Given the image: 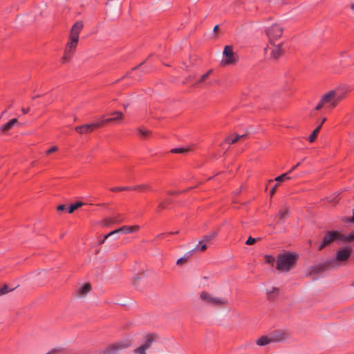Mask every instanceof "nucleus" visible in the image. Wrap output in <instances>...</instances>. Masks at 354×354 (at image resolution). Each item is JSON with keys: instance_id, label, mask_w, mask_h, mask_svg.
I'll use <instances>...</instances> for the list:
<instances>
[{"instance_id": "nucleus-9", "label": "nucleus", "mask_w": 354, "mask_h": 354, "mask_svg": "<svg viewBox=\"0 0 354 354\" xmlns=\"http://www.w3.org/2000/svg\"><path fill=\"white\" fill-rule=\"evenodd\" d=\"M334 268V261H326L324 263L315 265L308 269V274L315 276V274L322 273L329 269Z\"/></svg>"}, {"instance_id": "nucleus-4", "label": "nucleus", "mask_w": 354, "mask_h": 354, "mask_svg": "<svg viewBox=\"0 0 354 354\" xmlns=\"http://www.w3.org/2000/svg\"><path fill=\"white\" fill-rule=\"evenodd\" d=\"M298 255L286 252L277 256L276 269L280 272H289L297 264Z\"/></svg>"}, {"instance_id": "nucleus-51", "label": "nucleus", "mask_w": 354, "mask_h": 354, "mask_svg": "<svg viewBox=\"0 0 354 354\" xmlns=\"http://www.w3.org/2000/svg\"><path fill=\"white\" fill-rule=\"evenodd\" d=\"M300 165V162H298L296 165H295L294 167H292L291 169H290L289 171H291V173L292 172V171H294L297 167H299Z\"/></svg>"}, {"instance_id": "nucleus-19", "label": "nucleus", "mask_w": 354, "mask_h": 354, "mask_svg": "<svg viewBox=\"0 0 354 354\" xmlns=\"http://www.w3.org/2000/svg\"><path fill=\"white\" fill-rule=\"evenodd\" d=\"M17 122V119L13 118V119L9 120L7 123L3 124L0 127V133L8 132L10 129H11L12 128L14 124H16Z\"/></svg>"}, {"instance_id": "nucleus-2", "label": "nucleus", "mask_w": 354, "mask_h": 354, "mask_svg": "<svg viewBox=\"0 0 354 354\" xmlns=\"http://www.w3.org/2000/svg\"><path fill=\"white\" fill-rule=\"evenodd\" d=\"M83 27L84 23L82 21H76L71 27L69 41L66 46L64 54L62 57L63 63L69 62L75 53L79 41V35L83 29Z\"/></svg>"}, {"instance_id": "nucleus-47", "label": "nucleus", "mask_w": 354, "mask_h": 354, "mask_svg": "<svg viewBox=\"0 0 354 354\" xmlns=\"http://www.w3.org/2000/svg\"><path fill=\"white\" fill-rule=\"evenodd\" d=\"M343 221L346 222H351L354 224V215L351 218H348L346 219H344Z\"/></svg>"}, {"instance_id": "nucleus-15", "label": "nucleus", "mask_w": 354, "mask_h": 354, "mask_svg": "<svg viewBox=\"0 0 354 354\" xmlns=\"http://www.w3.org/2000/svg\"><path fill=\"white\" fill-rule=\"evenodd\" d=\"M272 343L281 342L288 337V334L283 330H274L269 334Z\"/></svg>"}, {"instance_id": "nucleus-55", "label": "nucleus", "mask_w": 354, "mask_h": 354, "mask_svg": "<svg viewBox=\"0 0 354 354\" xmlns=\"http://www.w3.org/2000/svg\"><path fill=\"white\" fill-rule=\"evenodd\" d=\"M218 25H216V26H214V32H216V31L218 30Z\"/></svg>"}, {"instance_id": "nucleus-44", "label": "nucleus", "mask_w": 354, "mask_h": 354, "mask_svg": "<svg viewBox=\"0 0 354 354\" xmlns=\"http://www.w3.org/2000/svg\"><path fill=\"white\" fill-rule=\"evenodd\" d=\"M277 187H278V183H276L273 186V187L271 189V190H270V195L271 196H273L275 194Z\"/></svg>"}, {"instance_id": "nucleus-16", "label": "nucleus", "mask_w": 354, "mask_h": 354, "mask_svg": "<svg viewBox=\"0 0 354 354\" xmlns=\"http://www.w3.org/2000/svg\"><path fill=\"white\" fill-rule=\"evenodd\" d=\"M173 203V200L171 198H165L160 201L156 209V213H160L162 210L166 209L168 208V206Z\"/></svg>"}, {"instance_id": "nucleus-50", "label": "nucleus", "mask_w": 354, "mask_h": 354, "mask_svg": "<svg viewBox=\"0 0 354 354\" xmlns=\"http://www.w3.org/2000/svg\"><path fill=\"white\" fill-rule=\"evenodd\" d=\"M300 165V162H298L296 165H295L294 167H292L291 169H290L289 171H291V173L292 172V171H294L297 167H299Z\"/></svg>"}, {"instance_id": "nucleus-29", "label": "nucleus", "mask_w": 354, "mask_h": 354, "mask_svg": "<svg viewBox=\"0 0 354 354\" xmlns=\"http://www.w3.org/2000/svg\"><path fill=\"white\" fill-rule=\"evenodd\" d=\"M291 173V171H288L286 173H284L277 177L275 178L274 180L277 182H283L286 180H288L290 179V177L289 176V174Z\"/></svg>"}, {"instance_id": "nucleus-8", "label": "nucleus", "mask_w": 354, "mask_h": 354, "mask_svg": "<svg viewBox=\"0 0 354 354\" xmlns=\"http://www.w3.org/2000/svg\"><path fill=\"white\" fill-rule=\"evenodd\" d=\"M353 254V249L351 246L339 248L337 252L335 258L330 261H334V268L337 266V262L345 263L348 260Z\"/></svg>"}, {"instance_id": "nucleus-36", "label": "nucleus", "mask_w": 354, "mask_h": 354, "mask_svg": "<svg viewBox=\"0 0 354 354\" xmlns=\"http://www.w3.org/2000/svg\"><path fill=\"white\" fill-rule=\"evenodd\" d=\"M13 289H10L6 284H4L1 288H0V295H6Z\"/></svg>"}, {"instance_id": "nucleus-49", "label": "nucleus", "mask_w": 354, "mask_h": 354, "mask_svg": "<svg viewBox=\"0 0 354 354\" xmlns=\"http://www.w3.org/2000/svg\"><path fill=\"white\" fill-rule=\"evenodd\" d=\"M326 121V118H322L321 119L320 123L319 125H321V127H322V124Z\"/></svg>"}, {"instance_id": "nucleus-11", "label": "nucleus", "mask_w": 354, "mask_h": 354, "mask_svg": "<svg viewBox=\"0 0 354 354\" xmlns=\"http://www.w3.org/2000/svg\"><path fill=\"white\" fill-rule=\"evenodd\" d=\"M218 235L217 232H212L204 235L196 246L193 249L194 252H203L207 248V245L210 244L213 239Z\"/></svg>"}, {"instance_id": "nucleus-18", "label": "nucleus", "mask_w": 354, "mask_h": 354, "mask_svg": "<svg viewBox=\"0 0 354 354\" xmlns=\"http://www.w3.org/2000/svg\"><path fill=\"white\" fill-rule=\"evenodd\" d=\"M132 191H138L140 192H147L153 191L152 187L149 184H142L136 186H131Z\"/></svg>"}, {"instance_id": "nucleus-26", "label": "nucleus", "mask_w": 354, "mask_h": 354, "mask_svg": "<svg viewBox=\"0 0 354 354\" xmlns=\"http://www.w3.org/2000/svg\"><path fill=\"white\" fill-rule=\"evenodd\" d=\"M320 130L321 125H318L308 137V140L310 142H313L315 140Z\"/></svg>"}, {"instance_id": "nucleus-57", "label": "nucleus", "mask_w": 354, "mask_h": 354, "mask_svg": "<svg viewBox=\"0 0 354 354\" xmlns=\"http://www.w3.org/2000/svg\"><path fill=\"white\" fill-rule=\"evenodd\" d=\"M350 8L351 10H354V3L351 4Z\"/></svg>"}, {"instance_id": "nucleus-3", "label": "nucleus", "mask_w": 354, "mask_h": 354, "mask_svg": "<svg viewBox=\"0 0 354 354\" xmlns=\"http://www.w3.org/2000/svg\"><path fill=\"white\" fill-rule=\"evenodd\" d=\"M354 241V233L345 235L338 230H328L325 232L322 241L318 247L321 251L334 242L351 243Z\"/></svg>"}, {"instance_id": "nucleus-43", "label": "nucleus", "mask_w": 354, "mask_h": 354, "mask_svg": "<svg viewBox=\"0 0 354 354\" xmlns=\"http://www.w3.org/2000/svg\"><path fill=\"white\" fill-rule=\"evenodd\" d=\"M168 236V234L167 233H161V234H158L156 238H155V240H158V239H162L165 237Z\"/></svg>"}, {"instance_id": "nucleus-5", "label": "nucleus", "mask_w": 354, "mask_h": 354, "mask_svg": "<svg viewBox=\"0 0 354 354\" xmlns=\"http://www.w3.org/2000/svg\"><path fill=\"white\" fill-rule=\"evenodd\" d=\"M133 344V337H126L107 346L102 354H114L118 351L131 347Z\"/></svg>"}, {"instance_id": "nucleus-45", "label": "nucleus", "mask_w": 354, "mask_h": 354, "mask_svg": "<svg viewBox=\"0 0 354 354\" xmlns=\"http://www.w3.org/2000/svg\"><path fill=\"white\" fill-rule=\"evenodd\" d=\"M194 79H195V76H193V77H192V76H189V77H187L185 80V81L183 82V83H184V84L187 83V82H189L192 81V80H194Z\"/></svg>"}, {"instance_id": "nucleus-33", "label": "nucleus", "mask_w": 354, "mask_h": 354, "mask_svg": "<svg viewBox=\"0 0 354 354\" xmlns=\"http://www.w3.org/2000/svg\"><path fill=\"white\" fill-rule=\"evenodd\" d=\"M111 192H121V191H132L131 186L127 187H115L110 189Z\"/></svg>"}, {"instance_id": "nucleus-23", "label": "nucleus", "mask_w": 354, "mask_h": 354, "mask_svg": "<svg viewBox=\"0 0 354 354\" xmlns=\"http://www.w3.org/2000/svg\"><path fill=\"white\" fill-rule=\"evenodd\" d=\"M123 221H124L123 218L118 219L117 218H114V217H108L104 220V225L106 226H109V225H111L115 224V223H122Z\"/></svg>"}, {"instance_id": "nucleus-12", "label": "nucleus", "mask_w": 354, "mask_h": 354, "mask_svg": "<svg viewBox=\"0 0 354 354\" xmlns=\"http://www.w3.org/2000/svg\"><path fill=\"white\" fill-rule=\"evenodd\" d=\"M283 28H282L279 24H274L270 27L268 28L266 30V35L269 38V41L270 44L274 43V41L280 38L283 34Z\"/></svg>"}, {"instance_id": "nucleus-1", "label": "nucleus", "mask_w": 354, "mask_h": 354, "mask_svg": "<svg viewBox=\"0 0 354 354\" xmlns=\"http://www.w3.org/2000/svg\"><path fill=\"white\" fill-rule=\"evenodd\" d=\"M351 89L347 85H341L324 94L315 108L319 111L322 108L334 109L343 100L346 98Z\"/></svg>"}, {"instance_id": "nucleus-56", "label": "nucleus", "mask_w": 354, "mask_h": 354, "mask_svg": "<svg viewBox=\"0 0 354 354\" xmlns=\"http://www.w3.org/2000/svg\"><path fill=\"white\" fill-rule=\"evenodd\" d=\"M139 279H140L139 277H137V278L134 279L133 283H134L135 286H136V281L138 280Z\"/></svg>"}, {"instance_id": "nucleus-58", "label": "nucleus", "mask_w": 354, "mask_h": 354, "mask_svg": "<svg viewBox=\"0 0 354 354\" xmlns=\"http://www.w3.org/2000/svg\"><path fill=\"white\" fill-rule=\"evenodd\" d=\"M277 288H273V292H274V291H277Z\"/></svg>"}, {"instance_id": "nucleus-14", "label": "nucleus", "mask_w": 354, "mask_h": 354, "mask_svg": "<svg viewBox=\"0 0 354 354\" xmlns=\"http://www.w3.org/2000/svg\"><path fill=\"white\" fill-rule=\"evenodd\" d=\"M271 45L272 46L270 53V58L271 59L277 60L283 55L285 50L282 48L283 44L281 43L279 44L273 43Z\"/></svg>"}, {"instance_id": "nucleus-59", "label": "nucleus", "mask_w": 354, "mask_h": 354, "mask_svg": "<svg viewBox=\"0 0 354 354\" xmlns=\"http://www.w3.org/2000/svg\"><path fill=\"white\" fill-rule=\"evenodd\" d=\"M151 71V68H150V69H147V70L146 71V72H150Z\"/></svg>"}, {"instance_id": "nucleus-27", "label": "nucleus", "mask_w": 354, "mask_h": 354, "mask_svg": "<svg viewBox=\"0 0 354 354\" xmlns=\"http://www.w3.org/2000/svg\"><path fill=\"white\" fill-rule=\"evenodd\" d=\"M339 194H340L339 193H335V194H333L332 196L326 198V200L329 203L336 205L337 203H338V202L339 201Z\"/></svg>"}, {"instance_id": "nucleus-38", "label": "nucleus", "mask_w": 354, "mask_h": 354, "mask_svg": "<svg viewBox=\"0 0 354 354\" xmlns=\"http://www.w3.org/2000/svg\"><path fill=\"white\" fill-rule=\"evenodd\" d=\"M187 259H188V257H181L177 260L176 264L178 266H181L187 261Z\"/></svg>"}, {"instance_id": "nucleus-25", "label": "nucleus", "mask_w": 354, "mask_h": 354, "mask_svg": "<svg viewBox=\"0 0 354 354\" xmlns=\"http://www.w3.org/2000/svg\"><path fill=\"white\" fill-rule=\"evenodd\" d=\"M91 290V286L88 283H84L79 289V295H84L87 294Z\"/></svg>"}, {"instance_id": "nucleus-42", "label": "nucleus", "mask_w": 354, "mask_h": 354, "mask_svg": "<svg viewBox=\"0 0 354 354\" xmlns=\"http://www.w3.org/2000/svg\"><path fill=\"white\" fill-rule=\"evenodd\" d=\"M185 191L180 192V191H171V190H169V191L167 192V194L168 195L173 196V195H178V194H179L180 193H183Z\"/></svg>"}, {"instance_id": "nucleus-22", "label": "nucleus", "mask_w": 354, "mask_h": 354, "mask_svg": "<svg viewBox=\"0 0 354 354\" xmlns=\"http://www.w3.org/2000/svg\"><path fill=\"white\" fill-rule=\"evenodd\" d=\"M212 70L210 69L207 72H206L205 73H204L203 75H202L201 76V77L197 80L196 81L193 86H198L199 84L205 82L206 81V80L209 77V75L212 73Z\"/></svg>"}, {"instance_id": "nucleus-46", "label": "nucleus", "mask_w": 354, "mask_h": 354, "mask_svg": "<svg viewBox=\"0 0 354 354\" xmlns=\"http://www.w3.org/2000/svg\"><path fill=\"white\" fill-rule=\"evenodd\" d=\"M66 209V206L64 205H59L57 207V211H63Z\"/></svg>"}, {"instance_id": "nucleus-13", "label": "nucleus", "mask_w": 354, "mask_h": 354, "mask_svg": "<svg viewBox=\"0 0 354 354\" xmlns=\"http://www.w3.org/2000/svg\"><path fill=\"white\" fill-rule=\"evenodd\" d=\"M223 59L221 63L223 65L234 64L237 62L232 46H225L223 53Z\"/></svg>"}, {"instance_id": "nucleus-17", "label": "nucleus", "mask_w": 354, "mask_h": 354, "mask_svg": "<svg viewBox=\"0 0 354 354\" xmlns=\"http://www.w3.org/2000/svg\"><path fill=\"white\" fill-rule=\"evenodd\" d=\"M140 228V226L138 225L132 226L123 225L122 227H120V230L121 233L123 234H131L137 232L138 231H139Z\"/></svg>"}, {"instance_id": "nucleus-53", "label": "nucleus", "mask_w": 354, "mask_h": 354, "mask_svg": "<svg viewBox=\"0 0 354 354\" xmlns=\"http://www.w3.org/2000/svg\"><path fill=\"white\" fill-rule=\"evenodd\" d=\"M178 232L176 231V232H168V236H170V235H173V234H178Z\"/></svg>"}, {"instance_id": "nucleus-32", "label": "nucleus", "mask_w": 354, "mask_h": 354, "mask_svg": "<svg viewBox=\"0 0 354 354\" xmlns=\"http://www.w3.org/2000/svg\"><path fill=\"white\" fill-rule=\"evenodd\" d=\"M189 151V148L187 147H179V148H174L171 150V153H187Z\"/></svg>"}, {"instance_id": "nucleus-34", "label": "nucleus", "mask_w": 354, "mask_h": 354, "mask_svg": "<svg viewBox=\"0 0 354 354\" xmlns=\"http://www.w3.org/2000/svg\"><path fill=\"white\" fill-rule=\"evenodd\" d=\"M265 261L267 264H269L271 266H273L275 262L277 263L275 258L273 256L268 254L265 255Z\"/></svg>"}, {"instance_id": "nucleus-24", "label": "nucleus", "mask_w": 354, "mask_h": 354, "mask_svg": "<svg viewBox=\"0 0 354 354\" xmlns=\"http://www.w3.org/2000/svg\"><path fill=\"white\" fill-rule=\"evenodd\" d=\"M244 137H245V135L239 136L236 134L235 136H230L225 139V142L230 145H232L236 142L240 138Z\"/></svg>"}, {"instance_id": "nucleus-52", "label": "nucleus", "mask_w": 354, "mask_h": 354, "mask_svg": "<svg viewBox=\"0 0 354 354\" xmlns=\"http://www.w3.org/2000/svg\"><path fill=\"white\" fill-rule=\"evenodd\" d=\"M114 218H117L118 219L123 218L124 219V217L122 214H118L116 216H115Z\"/></svg>"}, {"instance_id": "nucleus-37", "label": "nucleus", "mask_w": 354, "mask_h": 354, "mask_svg": "<svg viewBox=\"0 0 354 354\" xmlns=\"http://www.w3.org/2000/svg\"><path fill=\"white\" fill-rule=\"evenodd\" d=\"M147 62V60L145 62H143L142 63H140L139 65L136 66V67L133 68L131 71L129 73H127V75H129L131 77H133L132 76V73L133 71H138V70H140L142 68V65Z\"/></svg>"}, {"instance_id": "nucleus-60", "label": "nucleus", "mask_w": 354, "mask_h": 354, "mask_svg": "<svg viewBox=\"0 0 354 354\" xmlns=\"http://www.w3.org/2000/svg\"><path fill=\"white\" fill-rule=\"evenodd\" d=\"M353 286H354V282H353Z\"/></svg>"}, {"instance_id": "nucleus-6", "label": "nucleus", "mask_w": 354, "mask_h": 354, "mask_svg": "<svg viewBox=\"0 0 354 354\" xmlns=\"http://www.w3.org/2000/svg\"><path fill=\"white\" fill-rule=\"evenodd\" d=\"M113 120H114V118H102L97 122L77 126L75 127V130L80 134L89 133L93 132L95 129L104 126L106 123L110 122Z\"/></svg>"}, {"instance_id": "nucleus-35", "label": "nucleus", "mask_w": 354, "mask_h": 354, "mask_svg": "<svg viewBox=\"0 0 354 354\" xmlns=\"http://www.w3.org/2000/svg\"><path fill=\"white\" fill-rule=\"evenodd\" d=\"M111 115L112 117L110 118H114V120H111L110 122L122 119L123 117V113L121 111H115L111 113Z\"/></svg>"}, {"instance_id": "nucleus-48", "label": "nucleus", "mask_w": 354, "mask_h": 354, "mask_svg": "<svg viewBox=\"0 0 354 354\" xmlns=\"http://www.w3.org/2000/svg\"><path fill=\"white\" fill-rule=\"evenodd\" d=\"M21 111L24 114H27L29 112L30 109L29 108H27V109L22 108Z\"/></svg>"}, {"instance_id": "nucleus-39", "label": "nucleus", "mask_w": 354, "mask_h": 354, "mask_svg": "<svg viewBox=\"0 0 354 354\" xmlns=\"http://www.w3.org/2000/svg\"><path fill=\"white\" fill-rule=\"evenodd\" d=\"M118 233H121L120 228L113 230V231L110 232L109 234H107L106 235H105L104 239H106L108 237H109L113 234H118Z\"/></svg>"}, {"instance_id": "nucleus-31", "label": "nucleus", "mask_w": 354, "mask_h": 354, "mask_svg": "<svg viewBox=\"0 0 354 354\" xmlns=\"http://www.w3.org/2000/svg\"><path fill=\"white\" fill-rule=\"evenodd\" d=\"M289 214V210L287 207H282L279 211V217L280 220H283L286 217L288 216Z\"/></svg>"}, {"instance_id": "nucleus-54", "label": "nucleus", "mask_w": 354, "mask_h": 354, "mask_svg": "<svg viewBox=\"0 0 354 354\" xmlns=\"http://www.w3.org/2000/svg\"><path fill=\"white\" fill-rule=\"evenodd\" d=\"M105 240H106V239H104V237L102 240L99 241V245H102V243H104V241H105Z\"/></svg>"}, {"instance_id": "nucleus-10", "label": "nucleus", "mask_w": 354, "mask_h": 354, "mask_svg": "<svg viewBox=\"0 0 354 354\" xmlns=\"http://www.w3.org/2000/svg\"><path fill=\"white\" fill-rule=\"evenodd\" d=\"M200 298L205 304L213 306H222L227 304V301L226 299L219 297H214L205 291H203L201 293Z\"/></svg>"}, {"instance_id": "nucleus-41", "label": "nucleus", "mask_w": 354, "mask_h": 354, "mask_svg": "<svg viewBox=\"0 0 354 354\" xmlns=\"http://www.w3.org/2000/svg\"><path fill=\"white\" fill-rule=\"evenodd\" d=\"M256 241H257L256 239H254L252 236H249V238L248 239V240L245 242V244L248 245H253L254 243H255Z\"/></svg>"}, {"instance_id": "nucleus-30", "label": "nucleus", "mask_w": 354, "mask_h": 354, "mask_svg": "<svg viewBox=\"0 0 354 354\" xmlns=\"http://www.w3.org/2000/svg\"><path fill=\"white\" fill-rule=\"evenodd\" d=\"M68 350L63 347H55L53 348L51 350H50L48 352H47L46 354H56L57 353H68Z\"/></svg>"}, {"instance_id": "nucleus-40", "label": "nucleus", "mask_w": 354, "mask_h": 354, "mask_svg": "<svg viewBox=\"0 0 354 354\" xmlns=\"http://www.w3.org/2000/svg\"><path fill=\"white\" fill-rule=\"evenodd\" d=\"M58 150V148L56 146H53L52 147H50V149H48L46 151V154L47 156L51 154L53 152H55Z\"/></svg>"}, {"instance_id": "nucleus-20", "label": "nucleus", "mask_w": 354, "mask_h": 354, "mask_svg": "<svg viewBox=\"0 0 354 354\" xmlns=\"http://www.w3.org/2000/svg\"><path fill=\"white\" fill-rule=\"evenodd\" d=\"M272 343L270 335H263L256 340V344L260 346H266Z\"/></svg>"}, {"instance_id": "nucleus-21", "label": "nucleus", "mask_w": 354, "mask_h": 354, "mask_svg": "<svg viewBox=\"0 0 354 354\" xmlns=\"http://www.w3.org/2000/svg\"><path fill=\"white\" fill-rule=\"evenodd\" d=\"M151 131L144 129V128H138L137 129V134L139 137H140L142 139H147L149 138L151 135Z\"/></svg>"}, {"instance_id": "nucleus-7", "label": "nucleus", "mask_w": 354, "mask_h": 354, "mask_svg": "<svg viewBox=\"0 0 354 354\" xmlns=\"http://www.w3.org/2000/svg\"><path fill=\"white\" fill-rule=\"evenodd\" d=\"M158 338L156 333H148L144 335V343L133 350L134 354H145L146 351L151 347L153 342Z\"/></svg>"}, {"instance_id": "nucleus-28", "label": "nucleus", "mask_w": 354, "mask_h": 354, "mask_svg": "<svg viewBox=\"0 0 354 354\" xmlns=\"http://www.w3.org/2000/svg\"><path fill=\"white\" fill-rule=\"evenodd\" d=\"M83 203L80 201H77L75 203L71 204L70 206L68 208V212L71 214L75 210L77 209L79 207H82L83 205Z\"/></svg>"}]
</instances>
